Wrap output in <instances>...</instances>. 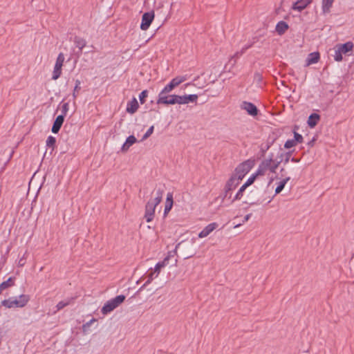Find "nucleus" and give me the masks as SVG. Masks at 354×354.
Here are the masks:
<instances>
[{"label":"nucleus","instance_id":"36","mask_svg":"<svg viewBox=\"0 0 354 354\" xmlns=\"http://www.w3.org/2000/svg\"><path fill=\"white\" fill-rule=\"evenodd\" d=\"M266 169L262 166V165H259V168L255 174H254L257 177L258 176H263L265 174Z\"/></svg>","mask_w":354,"mask_h":354},{"label":"nucleus","instance_id":"34","mask_svg":"<svg viewBox=\"0 0 354 354\" xmlns=\"http://www.w3.org/2000/svg\"><path fill=\"white\" fill-rule=\"evenodd\" d=\"M342 52L337 48V49L335 50V55H334V59L336 62H340L342 60Z\"/></svg>","mask_w":354,"mask_h":354},{"label":"nucleus","instance_id":"20","mask_svg":"<svg viewBox=\"0 0 354 354\" xmlns=\"http://www.w3.org/2000/svg\"><path fill=\"white\" fill-rule=\"evenodd\" d=\"M319 119H320L319 115H318L317 113H312L308 117L307 123L310 128H313L317 125Z\"/></svg>","mask_w":354,"mask_h":354},{"label":"nucleus","instance_id":"26","mask_svg":"<svg viewBox=\"0 0 354 354\" xmlns=\"http://www.w3.org/2000/svg\"><path fill=\"white\" fill-rule=\"evenodd\" d=\"M125 299V296L123 295H118L113 299H111V301L113 303V304L117 308L119 306Z\"/></svg>","mask_w":354,"mask_h":354},{"label":"nucleus","instance_id":"30","mask_svg":"<svg viewBox=\"0 0 354 354\" xmlns=\"http://www.w3.org/2000/svg\"><path fill=\"white\" fill-rule=\"evenodd\" d=\"M56 143V139L55 137L50 136L48 137L46 140V146L48 147H52L53 149H54Z\"/></svg>","mask_w":354,"mask_h":354},{"label":"nucleus","instance_id":"8","mask_svg":"<svg viewBox=\"0 0 354 354\" xmlns=\"http://www.w3.org/2000/svg\"><path fill=\"white\" fill-rule=\"evenodd\" d=\"M168 261V257H165L162 261L158 262L156 265L153 272L150 273V274L149 276V279L144 284V286H145L146 285L151 283V281L153 280L154 273H156V272L157 273L156 275V277L158 275V274L160 271V269L166 266V261Z\"/></svg>","mask_w":354,"mask_h":354},{"label":"nucleus","instance_id":"55","mask_svg":"<svg viewBox=\"0 0 354 354\" xmlns=\"http://www.w3.org/2000/svg\"><path fill=\"white\" fill-rule=\"evenodd\" d=\"M241 224H240V223H239V224H236V225H234V227H235V228H236V227H238L241 226Z\"/></svg>","mask_w":354,"mask_h":354},{"label":"nucleus","instance_id":"21","mask_svg":"<svg viewBox=\"0 0 354 354\" xmlns=\"http://www.w3.org/2000/svg\"><path fill=\"white\" fill-rule=\"evenodd\" d=\"M115 308H116L115 306L113 304L111 300H109L102 308L101 312L103 315H106L109 313L113 311Z\"/></svg>","mask_w":354,"mask_h":354},{"label":"nucleus","instance_id":"54","mask_svg":"<svg viewBox=\"0 0 354 354\" xmlns=\"http://www.w3.org/2000/svg\"><path fill=\"white\" fill-rule=\"evenodd\" d=\"M180 245H181V243H179L178 244H177L176 246L175 250H178L180 248Z\"/></svg>","mask_w":354,"mask_h":354},{"label":"nucleus","instance_id":"56","mask_svg":"<svg viewBox=\"0 0 354 354\" xmlns=\"http://www.w3.org/2000/svg\"><path fill=\"white\" fill-rule=\"evenodd\" d=\"M288 160H289V158H288V157H287V158H286V159L285 160V162H288Z\"/></svg>","mask_w":354,"mask_h":354},{"label":"nucleus","instance_id":"47","mask_svg":"<svg viewBox=\"0 0 354 354\" xmlns=\"http://www.w3.org/2000/svg\"><path fill=\"white\" fill-rule=\"evenodd\" d=\"M254 42H252V43H251L250 44H248V45H247V46H244V47L241 50V51H240V54H241V55H243V54L245 52V50H248V48H250V47H252V45L254 44Z\"/></svg>","mask_w":354,"mask_h":354},{"label":"nucleus","instance_id":"31","mask_svg":"<svg viewBox=\"0 0 354 354\" xmlns=\"http://www.w3.org/2000/svg\"><path fill=\"white\" fill-rule=\"evenodd\" d=\"M273 162V160H272V158H270L268 159H266L264 160H263L261 163V165H262V166L267 170H270V167H271V163H272Z\"/></svg>","mask_w":354,"mask_h":354},{"label":"nucleus","instance_id":"39","mask_svg":"<svg viewBox=\"0 0 354 354\" xmlns=\"http://www.w3.org/2000/svg\"><path fill=\"white\" fill-rule=\"evenodd\" d=\"M154 127L151 126L149 127V129L147 131V132L143 136L142 140H145L147 139L153 132Z\"/></svg>","mask_w":354,"mask_h":354},{"label":"nucleus","instance_id":"35","mask_svg":"<svg viewBox=\"0 0 354 354\" xmlns=\"http://www.w3.org/2000/svg\"><path fill=\"white\" fill-rule=\"evenodd\" d=\"M97 321L96 319L93 318L89 322H87L86 323L84 324L82 326V330L85 333L87 331V330L89 328V327L91 326V324L93 322H95Z\"/></svg>","mask_w":354,"mask_h":354},{"label":"nucleus","instance_id":"51","mask_svg":"<svg viewBox=\"0 0 354 354\" xmlns=\"http://www.w3.org/2000/svg\"><path fill=\"white\" fill-rule=\"evenodd\" d=\"M25 260L24 259L21 258L19 261V266H23L24 264H25Z\"/></svg>","mask_w":354,"mask_h":354},{"label":"nucleus","instance_id":"24","mask_svg":"<svg viewBox=\"0 0 354 354\" xmlns=\"http://www.w3.org/2000/svg\"><path fill=\"white\" fill-rule=\"evenodd\" d=\"M241 55L240 54V51L239 52H236L233 56L231 57L230 61H229V63L225 66V68H227L228 66H230L229 67V71L231 70V68L232 67L234 66V65L236 64V59L239 58V56H241Z\"/></svg>","mask_w":354,"mask_h":354},{"label":"nucleus","instance_id":"11","mask_svg":"<svg viewBox=\"0 0 354 354\" xmlns=\"http://www.w3.org/2000/svg\"><path fill=\"white\" fill-rule=\"evenodd\" d=\"M64 121V115H58L55 118V120L53 122L52 129H51L52 132L54 133H57L59 132V131L60 130Z\"/></svg>","mask_w":354,"mask_h":354},{"label":"nucleus","instance_id":"40","mask_svg":"<svg viewBox=\"0 0 354 354\" xmlns=\"http://www.w3.org/2000/svg\"><path fill=\"white\" fill-rule=\"evenodd\" d=\"M71 301V299H69L68 301L65 302V301H59L57 304V310H59L62 308H64L65 306H68L69 304H70V301Z\"/></svg>","mask_w":354,"mask_h":354},{"label":"nucleus","instance_id":"19","mask_svg":"<svg viewBox=\"0 0 354 354\" xmlns=\"http://www.w3.org/2000/svg\"><path fill=\"white\" fill-rule=\"evenodd\" d=\"M288 29V25L286 22L281 21L276 26V31L279 35H282Z\"/></svg>","mask_w":354,"mask_h":354},{"label":"nucleus","instance_id":"45","mask_svg":"<svg viewBox=\"0 0 354 354\" xmlns=\"http://www.w3.org/2000/svg\"><path fill=\"white\" fill-rule=\"evenodd\" d=\"M280 162L278 161V162H274L273 160L272 163H271V167H270V171L272 172V173H275L276 172V169H277V167H279V165Z\"/></svg>","mask_w":354,"mask_h":354},{"label":"nucleus","instance_id":"7","mask_svg":"<svg viewBox=\"0 0 354 354\" xmlns=\"http://www.w3.org/2000/svg\"><path fill=\"white\" fill-rule=\"evenodd\" d=\"M241 108L252 116H256L259 112L258 109L254 104L245 101L242 102Z\"/></svg>","mask_w":354,"mask_h":354},{"label":"nucleus","instance_id":"43","mask_svg":"<svg viewBox=\"0 0 354 354\" xmlns=\"http://www.w3.org/2000/svg\"><path fill=\"white\" fill-rule=\"evenodd\" d=\"M293 140H295V142H302L303 141V137L301 134L297 133L296 131H294V139Z\"/></svg>","mask_w":354,"mask_h":354},{"label":"nucleus","instance_id":"1","mask_svg":"<svg viewBox=\"0 0 354 354\" xmlns=\"http://www.w3.org/2000/svg\"><path fill=\"white\" fill-rule=\"evenodd\" d=\"M29 296L27 295H21L18 299L9 298L1 301V305L8 308H22L25 306L29 301Z\"/></svg>","mask_w":354,"mask_h":354},{"label":"nucleus","instance_id":"33","mask_svg":"<svg viewBox=\"0 0 354 354\" xmlns=\"http://www.w3.org/2000/svg\"><path fill=\"white\" fill-rule=\"evenodd\" d=\"M185 95L187 104H188L189 102H196V100L198 99V95L196 94Z\"/></svg>","mask_w":354,"mask_h":354},{"label":"nucleus","instance_id":"13","mask_svg":"<svg viewBox=\"0 0 354 354\" xmlns=\"http://www.w3.org/2000/svg\"><path fill=\"white\" fill-rule=\"evenodd\" d=\"M217 225H218L216 223L209 224L198 234V236L200 238L207 236L213 230L216 229Z\"/></svg>","mask_w":354,"mask_h":354},{"label":"nucleus","instance_id":"6","mask_svg":"<svg viewBox=\"0 0 354 354\" xmlns=\"http://www.w3.org/2000/svg\"><path fill=\"white\" fill-rule=\"evenodd\" d=\"M176 95H167L165 94L162 95H158V99L157 100V104H176Z\"/></svg>","mask_w":354,"mask_h":354},{"label":"nucleus","instance_id":"37","mask_svg":"<svg viewBox=\"0 0 354 354\" xmlns=\"http://www.w3.org/2000/svg\"><path fill=\"white\" fill-rule=\"evenodd\" d=\"M80 84H81V82L79 80H77L75 81V86L74 91L73 93V96L74 98H76V97H77L76 93L80 90Z\"/></svg>","mask_w":354,"mask_h":354},{"label":"nucleus","instance_id":"4","mask_svg":"<svg viewBox=\"0 0 354 354\" xmlns=\"http://www.w3.org/2000/svg\"><path fill=\"white\" fill-rule=\"evenodd\" d=\"M153 19L154 12L153 11L144 13L142 17V22L140 24L141 30H147L150 26L151 22L153 21Z\"/></svg>","mask_w":354,"mask_h":354},{"label":"nucleus","instance_id":"5","mask_svg":"<svg viewBox=\"0 0 354 354\" xmlns=\"http://www.w3.org/2000/svg\"><path fill=\"white\" fill-rule=\"evenodd\" d=\"M239 184V182L237 180V178L235 177H230V178L227 181L225 188H224V196L223 200L227 197L228 194L233 189H234L237 185Z\"/></svg>","mask_w":354,"mask_h":354},{"label":"nucleus","instance_id":"52","mask_svg":"<svg viewBox=\"0 0 354 354\" xmlns=\"http://www.w3.org/2000/svg\"><path fill=\"white\" fill-rule=\"evenodd\" d=\"M255 77L257 78L258 80H260L261 79V76L259 73H256L255 74Z\"/></svg>","mask_w":354,"mask_h":354},{"label":"nucleus","instance_id":"32","mask_svg":"<svg viewBox=\"0 0 354 354\" xmlns=\"http://www.w3.org/2000/svg\"><path fill=\"white\" fill-rule=\"evenodd\" d=\"M186 104L187 101L185 95H176V104Z\"/></svg>","mask_w":354,"mask_h":354},{"label":"nucleus","instance_id":"53","mask_svg":"<svg viewBox=\"0 0 354 354\" xmlns=\"http://www.w3.org/2000/svg\"><path fill=\"white\" fill-rule=\"evenodd\" d=\"M292 162H299V160H298V159H296L295 158H292Z\"/></svg>","mask_w":354,"mask_h":354},{"label":"nucleus","instance_id":"58","mask_svg":"<svg viewBox=\"0 0 354 354\" xmlns=\"http://www.w3.org/2000/svg\"><path fill=\"white\" fill-rule=\"evenodd\" d=\"M309 1L311 3L313 1V0H309Z\"/></svg>","mask_w":354,"mask_h":354},{"label":"nucleus","instance_id":"46","mask_svg":"<svg viewBox=\"0 0 354 354\" xmlns=\"http://www.w3.org/2000/svg\"><path fill=\"white\" fill-rule=\"evenodd\" d=\"M68 111V103H64L62 106V114L60 115H64V117L66 115Z\"/></svg>","mask_w":354,"mask_h":354},{"label":"nucleus","instance_id":"27","mask_svg":"<svg viewBox=\"0 0 354 354\" xmlns=\"http://www.w3.org/2000/svg\"><path fill=\"white\" fill-rule=\"evenodd\" d=\"M187 80L186 76H178L171 80V83H172L174 86H178L180 84Z\"/></svg>","mask_w":354,"mask_h":354},{"label":"nucleus","instance_id":"42","mask_svg":"<svg viewBox=\"0 0 354 354\" xmlns=\"http://www.w3.org/2000/svg\"><path fill=\"white\" fill-rule=\"evenodd\" d=\"M148 92L147 90L142 91L139 95V99L141 104L145 103V99L147 97Z\"/></svg>","mask_w":354,"mask_h":354},{"label":"nucleus","instance_id":"12","mask_svg":"<svg viewBox=\"0 0 354 354\" xmlns=\"http://www.w3.org/2000/svg\"><path fill=\"white\" fill-rule=\"evenodd\" d=\"M153 193L155 194L154 198L150 200L149 202H152L153 205L157 206L162 201L164 190L159 187L156 189Z\"/></svg>","mask_w":354,"mask_h":354},{"label":"nucleus","instance_id":"17","mask_svg":"<svg viewBox=\"0 0 354 354\" xmlns=\"http://www.w3.org/2000/svg\"><path fill=\"white\" fill-rule=\"evenodd\" d=\"M336 48H338L342 53L346 54L353 50V44L351 41H348L344 44L337 45Z\"/></svg>","mask_w":354,"mask_h":354},{"label":"nucleus","instance_id":"29","mask_svg":"<svg viewBox=\"0 0 354 354\" xmlns=\"http://www.w3.org/2000/svg\"><path fill=\"white\" fill-rule=\"evenodd\" d=\"M246 187H245L243 185L240 187L239 190L237 192L236 194L235 195L234 199L232 200V202L236 200H240L243 196V192L246 189Z\"/></svg>","mask_w":354,"mask_h":354},{"label":"nucleus","instance_id":"41","mask_svg":"<svg viewBox=\"0 0 354 354\" xmlns=\"http://www.w3.org/2000/svg\"><path fill=\"white\" fill-rule=\"evenodd\" d=\"M295 140H288L285 142L284 147L286 149H290L296 145Z\"/></svg>","mask_w":354,"mask_h":354},{"label":"nucleus","instance_id":"9","mask_svg":"<svg viewBox=\"0 0 354 354\" xmlns=\"http://www.w3.org/2000/svg\"><path fill=\"white\" fill-rule=\"evenodd\" d=\"M156 207V206L152 204V202H148L146 204L145 218L146 219L147 222H150L153 220Z\"/></svg>","mask_w":354,"mask_h":354},{"label":"nucleus","instance_id":"14","mask_svg":"<svg viewBox=\"0 0 354 354\" xmlns=\"http://www.w3.org/2000/svg\"><path fill=\"white\" fill-rule=\"evenodd\" d=\"M319 53L318 52L311 53L306 59V66H308L313 64H316L319 60Z\"/></svg>","mask_w":354,"mask_h":354},{"label":"nucleus","instance_id":"44","mask_svg":"<svg viewBox=\"0 0 354 354\" xmlns=\"http://www.w3.org/2000/svg\"><path fill=\"white\" fill-rule=\"evenodd\" d=\"M136 141L137 140L134 136H129L126 140V142H127V144H129L130 146L136 143Z\"/></svg>","mask_w":354,"mask_h":354},{"label":"nucleus","instance_id":"50","mask_svg":"<svg viewBox=\"0 0 354 354\" xmlns=\"http://www.w3.org/2000/svg\"><path fill=\"white\" fill-rule=\"evenodd\" d=\"M251 216H252L251 214H248L245 215L243 222L245 223V222L248 221L249 220V218L251 217Z\"/></svg>","mask_w":354,"mask_h":354},{"label":"nucleus","instance_id":"23","mask_svg":"<svg viewBox=\"0 0 354 354\" xmlns=\"http://www.w3.org/2000/svg\"><path fill=\"white\" fill-rule=\"evenodd\" d=\"M334 0H322V10L324 13L330 12V9L333 6Z\"/></svg>","mask_w":354,"mask_h":354},{"label":"nucleus","instance_id":"2","mask_svg":"<svg viewBox=\"0 0 354 354\" xmlns=\"http://www.w3.org/2000/svg\"><path fill=\"white\" fill-rule=\"evenodd\" d=\"M254 165V161L248 160L239 164L235 169L232 177H235L240 182L243 178L250 171Z\"/></svg>","mask_w":354,"mask_h":354},{"label":"nucleus","instance_id":"48","mask_svg":"<svg viewBox=\"0 0 354 354\" xmlns=\"http://www.w3.org/2000/svg\"><path fill=\"white\" fill-rule=\"evenodd\" d=\"M131 146L129 145V144H127V142H124L121 148V150L123 151V152H126L130 147Z\"/></svg>","mask_w":354,"mask_h":354},{"label":"nucleus","instance_id":"15","mask_svg":"<svg viewBox=\"0 0 354 354\" xmlns=\"http://www.w3.org/2000/svg\"><path fill=\"white\" fill-rule=\"evenodd\" d=\"M138 102L137 100L133 97L130 102H128L127 106V111L129 113H134L138 109Z\"/></svg>","mask_w":354,"mask_h":354},{"label":"nucleus","instance_id":"22","mask_svg":"<svg viewBox=\"0 0 354 354\" xmlns=\"http://www.w3.org/2000/svg\"><path fill=\"white\" fill-rule=\"evenodd\" d=\"M74 43L75 44L76 47L78 48V49H79V51H78L77 53L78 54H81L83 48L86 44V42L85 39H83V38H81L80 37L76 36L74 38Z\"/></svg>","mask_w":354,"mask_h":354},{"label":"nucleus","instance_id":"10","mask_svg":"<svg viewBox=\"0 0 354 354\" xmlns=\"http://www.w3.org/2000/svg\"><path fill=\"white\" fill-rule=\"evenodd\" d=\"M310 3V2L309 0H298L293 3L292 9L301 12L304 10Z\"/></svg>","mask_w":354,"mask_h":354},{"label":"nucleus","instance_id":"57","mask_svg":"<svg viewBox=\"0 0 354 354\" xmlns=\"http://www.w3.org/2000/svg\"><path fill=\"white\" fill-rule=\"evenodd\" d=\"M170 257H171V252H169V254L167 257H168V259H169Z\"/></svg>","mask_w":354,"mask_h":354},{"label":"nucleus","instance_id":"3","mask_svg":"<svg viewBox=\"0 0 354 354\" xmlns=\"http://www.w3.org/2000/svg\"><path fill=\"white\" fill-rule=\"evenodd\" d=\"M64 59L65 57L64 53H60L57 57L54 70L53 72L52 79L53 80H56L60 77L62 74V68L63 66Z\"/></svg>","mask_w":354,"mask_h":354},{"label":"nucleus","instance_id":"18","mask_svg":"<svg viewBox=\"0 0 354 354\" xmlns=\"http://www.w3.org/2000/svg\"><path fill=\"white\" fill-rule=\"evenodd\" d=\"M15 278L10 277L8 279L7 281L2 282L0 284V295L6 289H8V288L13 286L15 285Z\"/></svg>","mask_w":354,"mask_h":354},{"label":"nucleus","instance_id":"28","mask_svg":"<svg viewBox=\"0 0 354 354\" xmlns=\"http://www.w3.org/2000/svg\"><path fill=\"white\" fill-rule=\"evenodd\" d=\"M174 88H176V86H174V85L171 83V82H169V84H168L167 85H166L165 86V88L160 91V93H159L160 95H165V94H168L169 92H171Z\"/></svg>","mask_w":354,"mask_h":354},{"label":"nucleus","instance_id":"49","mask_svg":"<svg viewBox=\"0 0 354 354\" xmlns=\"http://www.w3.org/2000/svg\"><path fill=\"white\" fill-rule=\"evenodd\" d=\"M315 140H316L315 138H313L311 140H310V141L308 142V145L310 147H312L314 145V143H315Z\"/></svg>","mask_w":354,"mask_h":354},{"label":"nucleus","instance_id":"25","mask_svg":"<svg viewBox=\"0 0 354 354\" xmlns=\"http://www.w3.org/2000/svg\"><path fill=\"white\" fill-rule=\"evenodd\" d=\"M290 179V177H287L286 178L279 182L278 186L275 189V194H279L283 189L286 184Z\"/></svg>","mask_w":354,"mask_h":354},{"label":"nucleus","instance_id":"38","mask_svg":"<svg viewBox=\"0 0 354 354\" xmlns=\"http://www.w3.org/2000/svg\"><path fill=\"white\" fill-rule=\"evenodd\" d=\"M257 176L254 174H252L248 180L243 184V185L246 187L251 185L255 180Z\"/></svg>","mask_w":354,"mask_h":354},{"label":"nucleus","instance_id":"16","mask_svg":"<svg viewBox=\"0 0 354 354\" xmlns=\"http://www.w3.org/2000/svg\"><path fill=\"white\" fill-rule=\"evenodd\" d=\"M173 194L171 193H168L167 195L166 202H165V210H164V215L166 216L169 211L171 210L172 206H173Z\"/></svg>","mask_w":354,"mask_h":354}]
</instances>
